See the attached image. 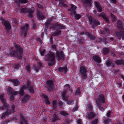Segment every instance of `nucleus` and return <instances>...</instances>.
I'll list each match as a JSON object with an SVG mask.
<instances>
[{
	"label": "nucleus",
	"instance_id": "obj_1",
	"mask_svg": "<svg viewBox=\"0 0 124 124\" xmlns=\"http://www.w3.org/2000/svg\"><path fill=\"white\" fill-rule=\"evenodd\" d=\"M14 45L16 50L13 51L11 54L15 57L21 59H22V54L23 52V49L20 46L16 43H14Z\"/></svg>",
	"mask_w": 124,
	"mask_h": 124
},
{
	"label": "nucleus",
	"instance_id": "obj_2",
	"mask_svg": "<svg viewBox=\"0 0 124 124\" xmlns=\"http://www.w3.org/2000/svg\"><path fill=\"white\" fill-rule=\"evenodd\" d=\"M55 56L54 54L51 52H50L48 54L46 55V59L50 61L49 62L48 65L50 66L54 65L55 62Z\"/></svg>",
	"mask_w": 124,
	"mask_h": 124
},
{
	"label": "nucleus",
	"instance_id": "obj_3",
	"mask_svg": "<svg viewBox=\"0 0 124 124\" xmlns=\"http://www.w3.org/2000/svg\"><path fill=\"white\" fill-rule=\"evenodd\" d=\"M88 17L90 24H93L92 28L93 29L97 25H99L100 24V23L99 22L94 18H93L91 16H89Z\"/></svg>",
	"mask_w": 124,
	"mask_h": 124
},
{
	"label": "nucleus",
	"instance_id": "obj_4",
	"mask_svg": "<svg viewBox=\"0 0 124 124\" xmlns=\"http://www.w3.org/2000/svg\"><path fill=\"white\" fill-rule=\"evenodd\" d=\"M28 28L29 25L28 24H26L24 26L21 27V35H23L24 37H26Z\"/></svg>",
	"mask_w": 124,
	"mask_h": 124
},
{
	"label": "nucleus",
	"instance_id": "obj_5",
	"mask_svg": "<svg viewBox=\"0 0 124 124\" xmlns=\"http://www.w3.org/2000/svg\"><path fill=\"white\" fill-rule=\"evenodd\" d=\"M46 86L48 90L50 91L54 90L55 88L54 82L51 80L47 81Z\"/></svg>",
	"mask_w": 124,
	"mask_h": 124
},
{
	"label": "nucleus",
	"instance_id": "obj_6",
	"mask_svg": "<svg viewBox=\"0 0 124 124\" xmlns=\"http://www.w3.org/2000/svg\"><path fill=\"white\" fill-rule=\"evenodd\" d=\"M1 20L2 21V24L5 26V29L7 30V32L8 33L9 32V30L11 29V25L8 21L4 20L3 18H1Z\"/></svg>",
	"mask_w": 124,
	"mask_h": 124
},
{
	"label": "nucleus",
	"instance_id": "obj_7",
	"mask_svg": "<svg viewBox=\"0 0 124 124\" xmlns=\"http://www.w3.org/2000/svg\"><path fill=\"white\" fill-rule=\"evenodd\" d=\"M80 71L81 76L84 79L86 78L87 77L86 74L87 70L85 68L83 67H81L80 68Z\"/></svg>",
	"mask_w": 124,
	"mask_h": 124
},
{
	"label": "nucleus",
	"instance_id": "obj_8",
	"mask_svg": "<svg viewBox=\"0 0 124 124\" xmlns=\"http://www.w3.org/2000/svg\"><path fill=\"white\" fill-rule=\"evenodd\" d=\"M2 101L3 105L2 107H0V109L2 110H9L8 109L10 107L9 105L6 103V101Z\"/></svg>",
	"mask_w": 124,
	"mask_h": 124
},
{
	"label": "nucleus",
	"instance_id": "obj_9",
	"mask_svg": "<svg viewBox=\"0 0 124 124\" xmlns=\"http://www.w3.org/2000/svg\"><path fill=\"white\" fill-rule=\"evenodd\" d=\"M71 8H70L68 10L72 12L70 13V14L73 16L76 13V11H75V10L77 7L73 5L72 4H71Z\"/></svg>",
	"mask_w": 124,
	"mask_h": 124
},
{
	"label": "nucleus",
	"instance_id": "obj_10",
	"mask_svg": "<svg viewBox=\"0 0 124 124\" xmlns=\"http://www.w3.org/2000/svg\"><path fill=\"white\" fill-rule=\"evenodd\" d=\"M19 124H29L28 123V121L26 119L24 116L21 115L20 116V119L19 120Z\"/></svg>",
	"mask_w": 124,
	"mask_h": 124
},
{
	"label": "nucleus",
	"instance_id": "obj_11",
	"mask_svg": "<svg viewBox=\"0 0 124 124\" xmlns=\"http://www.w3.org/2000/svg\"><path fill=\"white\" fill-rule=\"evenodd\" d=\"M51 28H56L57 29H64L66 28L65 26L62 25H59L58 23H56L55 24H53L52 26L50 27Z\"/></svg>",
	"mask_w": 124,
	"mask_h": 124
},
{
	"label": "nucleus",
	"instance_id": "obj_12",
	"mask_svg": "<svg viewBox=\"0 0 124 124\" xmlns=\"http://www.w3.org/2000/svg\"><path fill=\"white\" fill-rule=\"evenodd\" d=\"M96 102L97 107L101 111H103L104 108L101 106V104L102 103H105V101H96Z\"/></svg>",
	"mask_w": 124,
	"mask_h": 124
},
{
	"label": "nucleus",
	"instance_id": "obj_13",
	"mask_svg": "<svg viewBox=\"0 0 124 124\" xmlns=\"http://www.w3.org/2000/svg\"><path fill=\"white\" fill-rule=\"evenodd\" d=\"M56 54V57L58 60H60L61 58H64V55L62 51L59 53L57 52Z\"/></svg>",
	"mask_w": 124,
	"mask_h": 124
},
{
	"label": "nucleus",
	"instance_id": "obj_14",
	"mask_svg": "<svg viewBox=\"0 0 124 124\" xmlns=\"http://www.w3.org/2000/svg\"><path fill=\"white\" fill-rule=\"evenodd\" d=\"M116 34L119 39L122 38L123 39H124V32L121 31L119 32H116Z\"/></svg>",
	"mask_w": 124,
	"mask_h": 124
},
{
	"label": "nucleus",
	"instance_id": "obj_15",
	"mask_svg": "<svg viewBox=\"0 0 124 124\" xmlns=\"http://www.w3.org/2000/svg\"><path fill=\"white\" fill-rule=\"evenodd\" d=\"M67 93V91L65 90L62 93V99L64 100L68 101L69 100V96H65V95Z\"/></svg>",
	"mask_w": 124,
	"mask_h": 124
},
{
	"label": "nucleus",
	"instance_id": "obj_16",
	"mask_svg": "<svg viewBox=\"0 0 124 124\" xmlns=\"http://www.w3.org/2000/svg\"><path fill=\"white\" fill-rule=\"evenodd\" d=\"M59 120V118L57 116L55 113L52 116V118L51 120V122H56L57 120Z\"/></svg>",
	"mask_w": 124,
	"mask_h": 124
},
{
	"label": "nucleus",
	"instance_id": "obj_17",
	"mask_svg": "<svg viewBox=\"0 0 124 124\" xmlns=\"http://www.w3.org/2000/svg\"><path fill=\"white\" fill-rule=\"evenodd\" d=\"M9 81L12 82L14 85L15 86L18 85L20 84V82L16 79H11Z\"/></svg>",
	"mask_w": 124,
	"mask_h": 124
},
{
	"label": "nucleus",
	"instance_id": "obj_18",
	"mask_svg": "<svg viewBox=\"0 0 124 124\" xmlns=\"http://www.w3.org/2000/svg\"><path fill=\"white\" fill-rule=\"evenodd\" d=\"M27 88V87L25 85H22V86L19 92V94L20 95L22 96L24 94V90L25 89H26Z\"/></svg>",
	"mask_w": 124,
	"mask_h": 124
},
{
	"label": "nucleus",
	"instance_id": "obj_19",
	"mask_svg": "<svg viewBox=\"0 0 124 124\" xmlns=\"http://www.w3.org/2000/svg\"><path fill=\"white\" fill-rule=\"evenodd\" d=\"M37 16L39 20H42L45 18L43 13L39 11L37 12Z\"/></svg>",
	"mask_w": 124,
	"mask_h": 124
},
{
	"label": "nucleus",
	"instance_id": "obj_20",
	"mask_svg": "<svg viewBox=\"0 0 124 124\" xmlns=\"http://www.w3.org/2000/svg\"><path fill=\"white\" fill-rule=\"evenodd\" d=\"M117 27L120 30H122L123 27L122 25V22L119 20H118L117 22Z\"/></svg>",
	"mask_w": 124,
	"mask_h": 124
},
{
	"label": "nucleus",
	"instance_id": "obj_21",
	"mask_svg": "<svg viewBox=\"0 0 124 124\" xmlns=\"http://www.w3.org/2000/svg\"><path fill=\"white\" fill-rule=\"evenodd\" d=\"M95 4L98 11L99 12H101L102 11L101 7L98 2L97 1H95Z\"/></svg>",
	"mask_w": 124,
	"mask_h": 124
},
{
	"label": "nucleus",
	"instance_id": "obj_22",
	"mask_svg": "<svg viewBox=\"0 0 124 124\" xmlns=\"http://www.w3.org/2000/svg\"><path fill=\"white\" fill-rule=\"evenodd\" d=\"M11 113L9 111V110H7L2 114L1 116V118H3L6 116H8L9 114Z\"/></svg>",
	"mask_w": 124,
	"mask_h": 124
},
{
	"label": "nucleus",
	"instance_id": "obj_23",
	"mask_svg": "<svg viewBox=\"0 0 124 124\" xmlns=\"http://www.w3.org/2000/svg\"><path fill=\"white\" fill-rule=\"evenodd\" d=\"M58 70L59 72H62L64 71V73L65 74L67 71V68L66 66L64 67H59L58 69Z\"/></svg>",
	"mask_w": 124,
	"mask_h": 124
},
{
	"label": "nucleus",
	"instance_id": "obj_24",
	"mask_svg": "<svg viewBox=\"0 0 124 124\" xmlns=\"http://www.w3.org/2000/svg\"><path fill=\"white\" fill-rule=\"evenodd\" d=\"M95 115V114L93 112H91L88 114L87 116V118L89 119H90L94 117Z\"/></svg>",
	"mask_w": 124,
	"mask_h": 124
},
{
	"label": "nucleus",
	"instance_id": "obj_25",
	"mask_svg": "<svg viewBox=\"0 0 124 124\" xmlns=\"http://www.w3.org/2000/svg\"><path fill=\"white\" fill-rule=\"evenodd\" d=\"M27 13L28 14L29 16L31 18H33V16L32 14L34 13V10L28 8H27Z\"/></svg>",
	"mask_w": 124,
	"mask_h": 124
},
{
	"label": "nucleus",
	"instance_id": "obj_26",
	"mask_svg": "<svg viewBox=\"0 0 124 124\" xmlns=\"http://www.w3.org/2000/svg\"><path fill=\"white\" fill-rule=\"evenodd\" d=\"M93 58L95 62L97 63H100L101 62L100 58L97 56H94L93 57Z\"/></svg>",
	"mask_w": 124,
	"mask_h": 124
},
{
	"label": "nucleus",
	"instance_id": "obj_27",
	"mask_svg": "<svg viewBox=\"0 0 124 124\" xmlns=\"http://www.w3.org/2000/svg\"><path fill=\"white\" fill-rule=\"evenodd\" d=\"M15 104H12L11 105V109H9V111L11 113H14L15 111Z\"/></svg>",
	"mask_w": 124,
	"mask_h": 124
},
{
	"label": "nucleus",
	"instance_id": "obj_28",
	"mask_svg": "<svg viewBox=\"0 0 124 124\" xmlns=\"http://www.w3.org/2000/svg\"><path fill=\"white\" fill-rule=\"evenodd\" d=\"M115 63L117 65L122 64L124 65V60H118L116 61Z\"/></svg>",
	"mask_w": 124,
	"mask_h": 124
},
{
	"label": "nucleus",
	"instance_id": "obj_29",
	"mask_svg": "<svg viewBox=\"0 0 124 124\" xmlns=\"http://www.w3.org/2000/svg\"><path fill=\"white\" fill-rule=\"evenodd\" d=\"M86 34L87 35H88L89 37L92 40H94L96 38L95 36L90 34L89 32L86 33Z\"/></svg>",
	"mask_w": 124,
	"mask_h": 124
},
{
	"label": "nucleus",
	"instance_id": "obj_30",
	"mask_svg": "<svg viewBox=\"0 0 124 124\" xmlns=\"http://www.w3.org/2000/svg\"><path fill=\"white\" fill-rule=\"evenodd\" d=\"M53 18V17H52L50 18L45 23L46 26L47 27H48L49 24L51 22V21H52Z\"/></svg>",
	"mask_w": 124,
	"mask_h": 124
},
{
	"label": "nucleus",
	"instance_id": "obj_31",
	"mask_svg": "<svg viewBox=\"0 0 124 124\" xmlns=\"http://www.w3.org/2000/svg\"><path fill=\"white\" fill-rule=\"evenodd\" d=\"M111 17L112 18L111 20L113 22L116 21L117 20V18L111 13Z\"/></svg>",
	"mask_w": 124,
	"mask_h": 124
},
{
	"label": "nucleus",
	"instance_id": "obj_32",
	"mask_svg": "<svg viewBox=\"0 0 124 124\" xmlns=\"http://www.w3.org/2000/svg\"><path fill=\"white\" fill-rule=\"evenodd\" d=\"M109 51V49L108 48H105L103 49V52L104 54H108Z\"/></svg>",
	"mask_w": 124,
	"mask_h": 124
},
{
	"label": "nucleus",
	"instance_id": "obj_33",
	"mask_svg": "<svg viewBox=\"0 0 124 124\" xmlns=\"http://www.w3.org/2000/svg\"><path fill=\"white\" fill-rule=\"evenodd\" d=\"M27 8H23L21 9V12L22 13H26L27 12Z\"/></svg>",
	"mask_w": 124,
	"mask_h": 124
},
{
	"label": "nucleus",
	"instance_id": "obj_34",
	"mask_svg": "<svg viewBox=\"0 0 124 124\" xmlns=\"http://www.w3.org/2000/svg\"><path fill=\"white\" fill-rule=\"evenodd\" d=\"M106 16V14L103 12L98 14V17H101L103 19Z\"/></svg>",
	"mask_w": 124,
	"mask_h": 124
},
{
	"label": "nucleus",
	"instance_id": "obj_35",
	"mask_svg": "<svg viewBox=\"0 0 124 124\" xmlns=\"http://www.w3.org/2000/svg\"><path fill=\"white\" fill-rule=\"evenodd\" d=\"M104 124H108L109 123L111 122V119L109 118H107L104 121Z\"/></svg>",
	"mask_w": 124,
	"mask_h": 124
},
{
	"label": "nucleus",
	"instance_id": "obj_36",
	"mask_svg": "<svg viewBox=\"0 0 124 124\" xmlns=\"http://www.w3.org/2000/svg\"><path fill=\"white\" fill-rule=\"evenodd\" d=\"M99 100L100 101H105V98L103 94H101L99 95Z\"/></svg>",
	"mask_w": 124,
	"mask_h": 124
},
{
	"label": "nucleus",
	"instance_id": "obj_37",
	"mask_svg": "<svg viewBox=\"0 0 124 124\" xmlns=\"http://www.w3.org/2000/svg\"><path fill=\"white\" fill-rule=\"evenodd\" d=\"M57 101H53L52 103L53 105V108L54 109H55L57 107Z\"/></svg>",
	"mask_w": 124,
	"mask_h": 124
},
{
	"label": "nucleus",
	"instance_id": "obj_38",
	"mask_svg": "<svg viewBox=\"0 0 124 124\" xmlns=\"http://www.w3.org/2000/svg\"><path fill=\"white\" fill-rule=\"evenodd\" d=\"M77 103L78 102H76V106L72 110V112H74L78 110V107L77 106Z\"/></svg>",
	"mask_w": 124,
	"mask_h": 124
},
{
	"label": "nucleus",
	"instance_id": "obj_39",
	"mask_svg": "<svg viewBox=\"0 0 124 124\" xmlns=\"http://www.w3.org/2000/svg\"><path fill=\"white\" fill-rule=\"evenodd\" d=\"M87 106L89 110L91 111L93 110V107L91 103H89L87 105Z\"/></svg>",
	"mask_w": 124,
	"mask_h": 124
},
{
	"label": "nucleus",
	"instance_id": "obj_40",
	"mask_svg": "<svg viewBox=\"0 0 124 124\" xmlns=\"http://www.w3.org/2000/svg\"><path fill=\"white\" fill-rule=\"evenodd\" d=\"M81 93L80 92V88H78L77 90L75 92V95H79Z\"/></svg>",
	"mask_w": 124,
	"mask_h": 124
},
{
	"label": "nucleus",
	"instance_id": "obj_41",
	"mask_svg": "<svg viewBox=\"0 0 124 124\" xmlns=\"http://www.w3.org/2000/svg\"><path fill=\"white\" fill-rule=\"evenodd\" d=\"M112 62L110 60H107L106 62V64L108 66H109L110 65Z\"/></svg>",
	"mask_w": 124,
	"mask_h": 124
},
{
	"label": "nucleus",
	"instance_id": "obj_42",
	"mask_svg": "<svg viewBox=\"0 0 124 124\" xmlns=\"http://www.w3.org/2000/svg\"><path fill=\"white\" fill-rule=\"evenodd\" d=\"M60 114L61 115L64 116H67L68 115V113L64 111H63L61 112L60 113Z\"/></svg>",
	"mask_w": 124,
	"mask_h": 124
},
{
	"label": "nucleus",
	"instance_id": "obj_43",
	"mask_svg": "<svg viewBox=\"0 0 124 124\" xmlns=\"http://www.w3.org/2000/svg\"><path fill=\"white\" fill-rule=\"evenodd\" d=\"M83 4H85L87 3H90L91 2V0H83L82 1Z\"/></svg>",
	"mask_w": 124,
	"mask_h": 124
},
{
	"label": "nucleus",
	"instance_id": "obj_44",
	"mask_svg": "<svg viewBox=\"0 0 124 124\" xmlns=\"http://www.w3.org/2000/svg\"><path fill=\"white\" fill-rule=\"evenodd\" d=\"M61 31H59L56 32H55L53 33L52 35L53 36H57L59 35L61 33Z\"/></svg>",
	"mask_w": 124,
	"mask_h": 124
},
{
	"label": "nucleus",
	"instance_id": "obj_45",
	"mask_svg": "<svg viewBox=\"0 0 124 124\" xmlns=\"http://www.w3.org/2000/svg\"><path fill=\"white\" fill-rule=\"evenodd\" d=\"M24 100H29L30 99V98L29 95L27 94L26 95L24 98Z\"/></svg>",
	"mask_w": 124,
	"mask_h": 124
},
{
	"label": "nucleus",
	"instance_id": "obj_46",
	"mask_svg": "<svg viewBox=\"0 0 124 124\" xmlns=\"http://www.w3.org/2000/svg\"><path fill=\"white\" fill-rule=\"evenodd\" d=\"M75 15V17L76 19L77 20L81 18V16L79 14L76 13Z\"/></svg>",
	"mask_w": 124,
	"mask_h": 124
},
{
	"label": "nucleus",
	"instance_id": "obj_47",
	"mask_svg": "<svg viewBox=\"0 0 124 124\" xmlns=\"http://www.w3.org/2000/svg\"><path fill=\"white\" fill-rule=\"evenodd\" d=\"M18 93V92L17 91H14L13 90V92L11 94V95L14 96L16 95Z\"/></svg>",
	"mask_w": 124,
	"mask_h": 124
},
{
	"label": "nucleus",
	"instance_id": "obj_48",
	"mask_svg": "<svg viewBox=\"0 0 124 124\" xmlns=\"http://www.w3.org/2000/svg\"><path fill=\"white\" fill-rule=\"evenodd\" d=\"M18 2L19 3H24L27 2V0H18Z\"/></svg>",
	"mask_w": 124,
	"mask_h": 124
},
{
	"label": "nucleus",
	"instance_id": "obj_49",
	"mask_svg": "<svg viewBox=\"0 0 124 124\" xmlns=\"http://www.w3.org/2000/svg\"><path fill=\"white\" fill-rule=\"evenodd\" d=\"M103 19L107 23H109V18L107 16L103 18Z\"/></svg>",
	"mask_w": 124,
	"mask_h": 124
},
{
	"label": "nucleus",
	"instance_id": "obj_50",
	"mask_svg": "<svg viewBox=\"0 0 124 124\" xmlns=\"http://www.w3.org/2000/svg\"><path fill=\"white\" fill-rule=\"evenodd\" d=\"M0 100L1 101H4L5 99L4 98V96L3 94H1L0 95Z\"/></svg>",
	"mask_w": 124,
	"mask_h": 124
},
{
	"label": "nucleus",
	"instance_id": "obj_51",
	"mask_svg": "<svg viewBox=\"0 0 124 124\" xmlns=\"http://www.w3.org/2000/svg\"><path fill=\"white\" fill-rule=\"evenodd\" d=\"M98 121V120L97 119H95L92 122V124H97Z\"/></svg>",
	"mask_w": 124,
	"mask_h": 124
},
{
	"label": "nucleus",
	"instance_id": "obj_52",
	"mask_svg": "<svg viewBox=\"0 0 124 124\" xmlns=\"http://www.w3.org/2000/svg\"><path fill=\"white\" fill-rule=\"evenodd\" d=\"M13 89L11 87H9L8 88L7 91L9 93L11 94V93L13 92Z\"/></svg>",
	"mask_w": 124,
	"mask_h": 124
},
{
	"label": "nucleus",
	"instance_id": "obj_53",
	"mask_svg": "<svg viewBox=\"0 0 124 124\" xmlns=\"http://www.w3.org/2000/svg\"><path fill=\"white\" fill-rule=\"evenodd\" d=\"M29 90L30 92L31 93H33L34 92V90L32 86H30L28 87Z\"/></svg>",
	"mask_w": 124,
	"mask_h": 124
},
{
	"label": "nucleus",
	"instance_id": "obj_54",
	"mask_svg": "<svg viewBox=\"0 0 124 124\" xmlns=\"http://www.w3.org/2000/svg\"><path fill=\"white\" fill-rule=\"evenodd\" d=\"M42 97L45 99L46 101H48V98L46 95H42Z\"/></svg>",
	"mask_w": 124,
	"mask_h": 124
},
{
	"label": "nucleus",
	"instance_id": "obj_55",
	"mask_svg": "<svg viewBox=\"0 0 124 124\" xmlns=\"http://www.w3.org/2000/svg\"><path fill=\"white\" fill-rule=\"evenodd\" d=\"M26 69L28 72H30V66L29 65H28L26 66Z\"/></svg>",
	"mask_w": 124,
	"mask_h": 124
},
{
	"label": "nucleus",
	"instance_id": "obj_56",
	"mask_svg": "<svg viewBox=\"0 0 124 124\" xmlns=\"http://www.w3.org/2000/svg\"><path fill=\"white\" fill-rule=\"evenodd\" d=\"M33 26H32V29H36V23H35L34 21L33 20Z\"/></svg>",
	"mask_w": 124,
	"mask_h": 124
},
{
	"label": "nucleus",
	"instance_id": "obj_57",
	"mask_svg": "<svg viewBox=\"0 0 124 124\" xmlns=\"http://www.w3.org/2000/svg\"><path fill=\"white\" fill-rule=\"evenodd\" d=\"M34 69L35 70V71L37 72H38L39 70V67L37 66H34Z\"/></svg>",
	"mask_w": 124,
	"mask_h": 124
},
{
	"label": "nucleus",
	"instance_id": "obj_58",
	"mask_svg": "<svg viewBox=\"0 0 124 124\" xmlns=\"http://www.w3.org/2000/svg\"><path fill=\"white\" fill-rule=\"evenodd\" d=\"M102 42H104L105 44L108 43V42L107 41L106 39L105 38H104L102 39Z\"/></svg>",
	"mask_w": 124,
	"mask_h": 124
},
{
	"label": "nucleus",
	"instance_id": "obj_59",
	"mask_svg": "<svg viewBox=\"0 0 124 124\" xmlns=\"http://www.w3.org/2000/svg\"><path fill=\"white\" fill-rule=\"evenodd\" d=\"M67 103L69 105H72L74 104V101H67Z\"/></svg>",
	"mask_w": 124,
	"mask_h": 124
},
{
	"label": "nucleus",
	"instance_id": "obj_60",
	"mask_svg": "<svg viewBox=\"0 0 124 124\" xmlns=\"http://www.w3.org/2000/svg\"><path fill=\"white\" fill-rule=\"evenodd\" d=\"M28 88L30 87V85L31 84V82L29 80L27 81L26 82Z\"/></svg>",
	"mask_w": 124,
	"mask_h": 124
},
{
	"label": "nucleus",
	"instance_id": "obj_61",
	"mask_svg": "<svg viewBox=\"0 0 124 124\" xmlns=\"http://www.w3.org/2000/svg\"><path fill=\"white\" fill-rule=\"evenodd\" d=\"M46 50L45 49H44L43 51L40 52V53L42 55H43L45 52Z\"/></svg>",
	"mask_w": 124,
	"mask_h": 124
},
{
	"label": "nucleus",
	"instance_id": "obj_62",
	"mask_svg": "<svg viewBox=\"0 0 124 124\" xmlns=\"http://www.w3.org/2000/svg\"><path fill=\"white\" fill-rule=\"evenodd\" d=\"M37 6L38 8L40 9L42 8L43 7L42 5L39 4H37Z\"/></svg>",
	"mask_w": 124,
	"mask_h": 124
},
{
	"label": "nucleus",
	"instance_id": "obj_63",
	"mask_svg": "<svg viewBox=\"0 0 124 124\" xmlns=\"http://www.w3.org/2000/svg\"><path fill=\"white\" fill-rule=\"evenodd\" d=\"M66 0H59V5H60V4H62V3H63V2H64Z\"/></svg>",
	"mask_w": 124,
	"mask_h": 124
},
{
	"label": "nucleus",
	"instance_id": "obj_64",
	"mask_svg": "<svg viewBox=\"0 0 124 124\" xmlns=\"http://www.w3.org/2000/svg\"><path fill=\"white\" fill-rule=\"evenodd\" d=\"M63 103L62 102V101H60V102L58 103V105L60 107H62V105Z\"/></svg>",
	"mask_w": 124,
	"mask_h": 124
}]
</instances>
